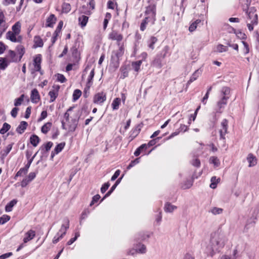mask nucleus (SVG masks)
I'll use <instances>...</instances> for the list:
<instances>
[{
  "instance_id": "44",
  "label": "nucleus",
  "mask_w": 259,
  "mask_h": 259,
  "mask_svg": "<svg viewBox=\"0 0 259 259\" xmlns=\"http://www.w3.org/2000/svg\"><path fill=\"white\" fill-rule=\"evenodd\" d=\"M223 209L221 208H219V207H213L210 210V212L213 214H221L223 212Z\"/></svg>"
},
{
  "instance_id": "18",
  "label": "nucleus",
  "mask_w": 259,
  "mask_h": 259,
  "mask_svg": "<svg viewBox=\"0 0 259 259\" xmlns=\"http://www.w3.org/2000/svg\"><path fill=\"white\" fill-rule=\"evenodd\" d=\"M109 38L112 40H116L119 42L122 39L123 37L121 34L116 31H112L109 34Z\"/></svg>"
},
{
  "instance_id": "39",
  "label": "nucleus",
  "mask_w": 259,
  "mask_h": 259,
  "mask_svg": "<svg viewBox=\"0 0 259 259\" xmlns=\"http://www.w3.org/2000/svg\"><path fill=\"white\" fill-rule=\"evenodd\" d=\"M10 124L6 122L4 123L2 128L0 130V133L2 134H5L10 129Z\"/></svg>"
},
{
  "instance_id": "63",
  "label": "nucleus",
  "mask_w": 259,
  "mask_h": 259,
  "mask_svg": "<svg viewBox=\"0 0 259 259\" xmlns=\"http://www.w3.org/2000/svg\"><path fill=\"white\" fill-rule=\"evenodd\" d=\"M12 255V252H8V253L3 254L0 255V259L7 258L10 257V256H11Z\"/></svg>"
},
{
  "instance_id": "34",
  "label": "nucleus",
  "mask_w": 259,
  "mask_h": 259,
  "mask_svg": "<svg viewBox=\"0 0 259 259\" xmlns=\"http://www.w3.org/2000/svg\"><path fill=\"white\" fill-rule=\"evenodd\" d=\"M34 42L35 47H41L43 46L42 40L39 36L34 37Z\"/></svg>"
},
{
  "instance_id": "55",
  "label": "nucleus",
  "mask_w": 259,
  "mask_h": 259,
  "mask_svg": "<svg viewBox=\"0 0 259 259\" xmlns=\"http://www.w3.org/2000/svg\"><path fill=\"white\" fill-rule=\"evenodd\" d=\"M79 236V233H76L75 237L74 238H71L68 242H67L68 245H71L77 239V238Z\"/></svg>"
},
{
  "instance_id": "45",
  "label": "nucleus",
  "mask_w": 259,
  "mask_h": 259,
  "mask_svg": "<svg viewBox=\"0 0 259 259\" xmlns=\"http://www.w3.org/2000/svg\"><path fill=\"white\" fill-rule=\"evenodd\" d=\"M219 179H217L215 177H212L211 179V184H210V187L212 189H214L217 187V184L218 183Z\"/></svg>"
},
{
  "instance_id": "31",
  "label": "nucleus",
  "mask_w": 259,
  "mask_h": 259,
  "mask_svg": "<svg viewBox=\"0 0 259 259\" xmlns=\"http://www.w3.org/2000/svg\"><path fill=\"white\" fill-rule=\"evenodd\" d=\"M209 163H212L215 167H218L220 164V162L218 157L215 156H211L209 160Z\"/></svg>"
},
{
  "instance_id": "19",
  "label": "nucleus",
  "mask_w": 259,
  "mask_h": 259,
  "mask_svg": "<svg viewBox=\"0 0 259 259\" xmlns=\"http://www.w3.org/2000/svg\"><path fill=\"white\" fill-rule=\"evenodd\" d=\"M56 18L54 15L51 14L48 17L46 20V26L47 27H52L56 23Z\"/></svg>"
},
{
  "instance_id": "41",
  "label": "nucleus",
  "mask_w": 259,
  "mask_h": 259,
  "mask_svg": "<svg viewBox=\"0 0 259 259\" xmlns=\"http://www.w3.org/2000/svg\"><path fill=\"white\" fill-rule=\"evenodd\" d=\"M227 51V47L222 45H219L216 47V51L219 53H223Z\"/></svg>"
},
{
  "instance_id": "60",
  "label": "nucleus",
  "mask_w": 259,
  "mask_h": 259,
  "mask_svg": "<svg viewBox=\"0 0 259 259\" xmlns=\"http://www.w3.org/2000/svg\"><path fill=\"white\" fill-rule=\"evenodd\" d=\"M192 164L195 166L199 167L200 165V161L198 159L195 158L192 160Z\"/></svg>"
},
{
  "instance_id": "3",
  "label": "nucleus",
  "mask_w": 259,
  "mask_h": 259,
  "mask_svg": "<svg viewBox=\"0 0 259 259\" xmlns=\"http://www.w3.org/2000/svg\"><path fill=\"white\" fill-rule=\"evenodd\" d=\"M147 252V247L144 244L139 243L134 245L133 248L128 249L127 254L135 256L137 254H145Z\"/></svg>"
},
{
  "instance_id": "36",
  "label": "nucleus",
  "mask_w": 259,
  "mask_h": 259,
  "mask_svg": "<svg viewBox=\"0 0 259 259\" xmlns=\"http://www.w3.org/2000/svg\"><path fill=\"white\" fill-rule=\"evenodd\" d=\"M16 204V200L13 199L5 207V210L7 212L11 211L13 207Z\"/></svg>"
},
{
  "instance_id": "64",
  "label": "nucleus",
  "mask_w": 259,
  "mask_h": 259,
  "mask_svg": "<svg viewBox=\"0 0 259 259\" xmlns=\"http://www.w3.org/2000/svg\"><path fill=\"white\" fill-rule=\"evenodd\" d=\"M53 146V143L51 142H48L46 145H45V148H46V151H49L50 150V149L51 148V147H52Z\"/></svg>"
},
{
  "instance_id": "51",
  "label": "nucleus",
  "mask_w": 259,
  "mask_h": 259,
  "mask_svg": "<svg viewBox=\"0 0 259 259\" xmlns=\"http://www.w3.org/2000/svg\"><path fill=\"white\" fill-rule=\"evenodd\" d=\"M150 19L148 17H146L141 23L140 29L142 31H144L146 28V25L148 23V20Z\"/></svg>"
},
{
  "instance_id": "42",
  "label": "nucleus",
  "mask_w": 259,
  "mask_h": 259,
  "mask_svg": "<svg viewBox=\"0 0 259 259\" xmlns=\"http://www.w3.org/2000/svg\"><path fill=\"white\" fill-rule=\"evenodd\" d=\"M71 10V6L68 3H64L62 5V11L63 12L67 13Z\"/></svg>"
},
{
  "instance_id": "16",
  "label": "nucleus",
  "mask_w": 259,
  "mask_h": 259,
  "mask_svg": "<svg viewBox=\"0 0 259 259\" xmlns=\"http://www.w3.org/2000/svg\"><path fill=\"white\" fill-rule=\"evenodd\" d=\"M34 157V156L32 158H31L30 159H29L28 161V162L26 164V165L23 168H21L17 172V177L19 176H21V175H25L27 172L28 169V168H29V166H30L32 161H33Z\"/></svg>"
},
{
  "instance_id": "38",
  "label": "nucleus",
  "mask_w": 259,
  "mask_h": 259,
  "mask_svg": "<svg viewBox=\"0 0 259 259\" xmlns=\"http://www.w3.org/2000/svg\"><path fill=\"white\" fill-rule=\"evenodd\" d=\"M122 178L118 179L116 183H115V184L114 185H113L111 187V188L110 189V191H109L105 195V197H107L108 196H109L111 193L114 191V190L115 189V188L117 187V186L119 184V183L120 182V181H121V179Z\"/></svg>"
},
{
  "instance_id": "57",
  "label": "nucleus",
  "mask_w": 259,
  "mask_h": 259,
  "mask_svg": "<svg viewBox=\"0 0 259 259\" xmlns=\"http://www.w3.org/2000/svg\"><path fill=\"white\" fill-rule=\"evenodd\" d=\"M47 115H48V113H47V111H42V112L41 113L40 116L38 119V121H40L44 120L47 117Z\"/></svg>"
},
{
  "instance_id": "4",
  "label": "nucleus",
  "mask_w": 259,
  "mask_h": 259,
  "mask_svg": "<svg viewBox=\"0 0 259 259\" xmlns=\"http://www.w3.org/2000/svg\"><path fill=\"white\" fill-rule=\"evenodd\" d=\"M124 54V47L123 45L119 46V49L117 50L114 51L111 55V62L115 65H118L119 61L120 58Z\"/></svg>"
},
{
  "instance_id": "50",
  "label": "nucleus",
  "mask_w": 259,
  "mask_h": 259,
  "mask_svg": "<svg viewBox=\"0 0 259 259\" xmlns=\"http://www.w3.org/2000/svg\"><path fill=\"white\" fill-rule=\"evenodd\" d=\"M18 52V54H19V58L21 59L24 54L25 53V48L23 46H19L18 48H17V52Z\"/></svg>"
},
{
  "instance_id": "21",
  "label": "nucleus",
  "mask_w": 259,
  "mask_h": 259,
  "mask_svg": "<svg viewBox=\"0 0 259 259\" xmlns=\"http://www.w3.org/2000/svg\"><path fill=\"white\" fill-rule=\"evenodd\" d=\"M237 250L236 249H234L232 254H223L220 256L219 259H236L237 258Z\"/></svg>"
},
{
  "instance_id": "53",
  "label": "nucleus",
  "mask_w": 259,
  "mask_h": 259,
  "mask_svg": "<svg viewBox=\"0 0 259 259\" xmlns=\"http://www.w3.org/2000/svg\"><path fill=\"white\" fill-rule=\"evenodd\" d=\"M100 196L99 194H97L95 195L92 199V200L90 203V206H92L94 205L95 203L98 202V201L100 199Z\"/></svg>"
},
{
  "instance_id": "1",
  "label": "nucleus",
  "mask_w": 259,
  "mask_h": 259,
  "mask_svg": "<svg viewBox=\"0 0 259 259\" xmlns=\"http://www.w3.org/2000/svg\"><path fill=\"white\" fill-rule=\"evenodd\" d=\"M73 115L72 108H70L64 114V119L62 121L63 128L68 132H74L77 125L78 121L73 118Z\"/></svg>"
},
{
  "instance_id": "43",
  "label": "nucleus",
  "mask_w": 259,
  "mask_h": 259,
  "mask_svg": "<svg viewBox=\"0 0 259 259\" xmlns=\"http://www.w3.org/2000/svg\"><path fill=\"white\" fill-rule=\"evenodd\" d=\"M10 219V217L5 214L0 218V225H3Z\"/></svg>"
},
{
  "instance_id": "49",
  "label": "nucleus",
  "mask_w": 259,
  "mask_h": 259,
  "mask_svg": "<svg viewBox=\"0 0 259 259\" xmlns=\"http://www.w3.org/2000/svg\"><path fill=\"white\" fill-rule=\"evenodd\" d=\"M241 42L243 46V51L244 54H248L249 52V48L248 44L244 41H242Z\"/></svg>"
},
{
  "instance_id": "47",
  "label": "nucleus",
  "mask_w": 259,
  "mask_h": 259,
  "mask_svg": "<svg viewBox=\"0 0 259 259\" xmlns=\"http://www.w3.org/2000/svg\"><path fill=\"white\" fill-rule=\"evenodd\" d=\"M147 148V145L146 144H142L141 146H140L136 150V151L134 153V155L136 156H137L138 155H139L142 151V150L144 149V148Z\"/></svg>"
},
{
  "instance_id": "33",
  "label": "nucleus",
  "mask_w": 259,
  "mask_h": 259,
  "mask_svg": "<svg viewBox=\"0 0 259 259\" xmlns=\"http://www.w3.org/2000/svg\"><path fill=\"white\" fill-rule=\"evenodd\" d=\"M52 126V123L48 122L45 124L42 127H41V132L44 134H47L49 131L50 130L51 127Z\"/></svg>"
},
{
  "instance_id": "17",
  "label": "nucleus",
  "mask_w": 259,
  "mask_h": 259,
  "mask_svg": "<svg viewBox=\"0 0 259 259\" xmlns=\"http://www.w3.org/2000/svg\"><path fill=\"white\" fill-rule=\"evenodd\" d=\"M31 100L34 103H37L40 100V96L38 91L34 89L31 91Z\"/></svg>"
},
{
  "instance_id": "58",
  "label": "nucleus",
  "mask_w": 259,
  "mask_h": 259,
  "mask_svg": "<svg viewBox=\"0 0 259 259\" xmlns=\"http://www.w3.org/2000/svg\"><path fill=\"white\" fill-rule=\"evenodd\" d=\"M63 236L60 235H58V234L54 237L53 239V242L54 243H57L61 239L63 238Z\"/></svg>"
},
{
  "instance_id": "37",
  "label": "nucleus",
  "mask_w": 259,
  "mask_h": 259,
  "mask_svg": "<svg viewBox=\"0 0 259 259\" xmlns=\"http://www.w3.org/2000/svg\"><path fill=\"white\" fill-rule=\"evenodd\" d=\"M94 76V69H92L90 72V75H89L88 78V82L87 84V86L88 88H89L92 85V80Z\"/></svg>"
},
{
  "instance_id": "28",
  "label": "nucleus",
  "mask_w": 259,
  "mask_h": 259,
  "mask_svg": "<svg viewBox=\"0 0 259 259\" xmlns=\"http://www.w3.org/2000/svg\"><path fill=\"white\" fill-rule=\"evenodd\" d=\"M78 20H79L80 25H81V26L82 27H83L86 25V24L88 21V17L86 16L82 15L81 16H80Z\"/></svg>"
},
{
  "instance_id": "22",
  "label": "nucleus",
  "mask_w": 259,
  "mask_h": 259,
  "mask_svg": "<svg viewBox=\"0 0 259 259\" xmlns=\"http://www.w3.org/2000/svg\"><path fill=\"white\" fill-rule=\"evenodd\" d=\"M69 221L67 220L66 223L62 225L60 230L58 233V235L61 234L63 236L66 234L67 230L69 228Z\"/></svg>"
},
{
  "instance_id": "5",
  "label": "nucleus",
  "mask_w": 259,
  "mask_h": 259,
  "mask_svg": "<svg viewBox=\"0 0 259 259\" xmlns=\"http://www.w3.org/2000/svg\"><path fill=\"white\" fill-rule=\"evenodd\" d=\"M35 235V231L33 230H29L25 233L23 237V242L17 248V251L24 247L27 242L31 241L34 238Z\"/></svg>"
},
{
  "instance_id": "7",
  "label": "nucleus",
  "mask_w": 259,
  "mask_h": 259,
  "mask_svg": "<svg viewBox=\"0 0 259 259\" xmlns=\"http://www.w3.org/2000/svg\"><path fill=\"white\" fill-rule=\"evenodd\" d=\"M253 24L257 23V15L255 13V11L253 8H250L248 13L247 20Z\"/></svg>"
},
{
  "instance_id": "6",
  "label": "nucleus",
  "mask_w": 259,
  "mask_h": 259,
  "mask_svg": "<svg viewBox=\"0 0 259 259\" xmlns=\"http://www.w3.org/2000/svg\"><path fill=\"white\" fill-rule=\"evenodd\" d=\"M106 100V93L102 92L96 94L93 98V102L96 104L101 105Z\"/></svg>"
},
{
  "instance_id": "15",
  "label": "nucleus",
  "mask_w": 259,
  "mask_h": 259,
  "mask_svg": "<svg viewBox=\"0 0 259 259\" xmlns=\"http://www.w3.org/2000/svg\"><path fill=\"white\" fill-rule=\"evenodd\" d=\"M13 32L9 31L7 33V38L13 42L16 41V23L12 26Z\"/></svg>"
},
{
  "instance_id": "8",
  "label": "nucleus",
  "mask_w": 259,
  "mask_h": 259,
  "mask_svg": "<svg viewBox=\"0 0 259 259\" xmlns=\"http://www.w3.org/2000/svg\"><path fill=\"white\" fill-rule=\"evenodd\" d=\"M155 6L154 5L150 6L147 7L146 11V13L149 15L148 17L150 18L152 24H154L155 20Z\"/></svg>"
},
{
  "instance_id": "20",
  "label": "nucleus",
  "mask_w": 259,
  "mask_h": 259,
  "mask_svg": "<svg viewBox=\"0 0 259 259\" xmlns=\"http://www.w3.org/2000/svg\"><path fill=\"white\" fill-rule=\"evenodd\" d=\"M65 145V143L64 142L61 143L57 145L54 149V151H52L51 154V156L53 158L55 154H58L64 148Z\"/></svg>"
},
{
  "instance_id": "40",
  "label": "nucleus",
  "mask_w": 259,
  "mask_h": 259,
  "mask_svg": "<svg viewBox=\"0 0 259 259\" xmlns=\"http://www.w3.org/2000/svg\"><path fill=\"white\" fill-rule=\"evenodd\" d=\"M81 92L80 90L76 89L75 90L73 94V98L74 101H76L81 96Z\"/></svg>"
},
{
  "instance_id": "30",
  "label": "nucleus",
  "mask_w": 259,
  "mask_h": 259,
  "mask_svg": "<svg viewBox=\"0 0 259 259\" xmlns=\"http://www.w3.org/2000/svg\"><path fill=\"white\" fill-rule=\"evenodd\" d=\"M31 144L36 147L39 142V139L36 135H32L30 139Z\"/></svg>"
},
{
  "instance_id": "46",
  "label": "nucleus",
  "mask_w": 259,
  "mask_h": 259,
  "mask_svg": "<svg viewBox=\"0 0 259 259\" xmlns=\"http://www.w3.org/2000/svg\"><path fill=\"white\" fill-rule=\"evenodd\" d=\"M8 66V64L5 58H0V68L4 70Z\"/></svg>"
},
{
  "instance_id": "56",
  "label": "nucleus",
  "mask_w": 259,
  "mask_h": 259,
  "mask_svg": "<svg viewBox=\"0 0 259 259\" xmlns=\"http://www.w3.org/2000/svg\"><path fill=\"white\" fill-rule=\"evenodd\" d=\"M110 186V184L109 183H106L104 184L101 188V192L102 193H104L106 192V191L108 189Z\"/></svg>"
},
{
  "instance_id": "32",
  "label": "nucleus",
  "mask_w": 259,
  "mask_h": 259,
  "mask_svg": "<svg viewBox=\"0 0 259 259\" xmlns=\"http://www.w3.org/2000/svg\"><path fill=\"white\" fill-rule=\"evenodd\" d=\"M142 63V61L141 60L136 62H134L132 64V66L135 71L138 72L140 69V67Z\"/></svg>"
},
{
  "instance_id": "10",
  "label": "nucleus",
  "mask_w": 259,
  "mask_h": 259,
  "mask_svg": "<svg viewBox=\"0 0 259 259\" xmlns=\"http://www.w3.org/2000/svg\"><path fill=\"white\" fill-rule=\"evenodd\" d=\"M36 177V173L34 172H30L28 176L23 179L21 182L22 187H26L30 182H31Z\"/></svg>"
},
{
  "instance_id": "35",
  "label": "nucleus",
  "mask_w": 259,
  "mask_h": 259,
  "mask_svg": "<svg viewBox=\"0 0 259 259\" xmlns=\"http://www.w3.org/2000/svg\"><path fill=\"white\" fill-rule=\"evenodd\" d=\"M201 22V20L197 19L194 22H193L192 24H191L189 28V30L190 32L194 31L197 28L198 25Z\"/></svg>"
},
{
  "instance_id": "23",
  "label": "nucleus",
  "mask_w": 259,
  "mask_h": 259,
  "mask_svg": "<svg viewBox=\"0 0 259 259\" xmlns=\"http://www.w3.org/2000/svg\"><path fill=\"white\" fill-rule=\"evenodd\" d=\"M247 159L249 163V167L253 166L257 163L256 158L252 154H248Z\"/></svg>"
},
{
  "instance_id": "27",
  "label": "nucleus",
  "mask_w": 259,
  "mask_h": 259,
  "mask_svg": "<svg viewBox=\"0 0 259 259\" xmlns=\"http://www.w3.org/2000/svg\"><path fill=\"white\" fill-rule=\"evenodd\" d=\"M62 26H63V22L60 21L58 25V27H57L56 30H55V31L54 32L55 36L53 38V40H52L53 43H54L55 42L56 37L57 36L58 34L60 32V31H61V29Z\"/></svg>"
},
{
  "instance_id": "61",
  "label": "nucleus",
  "mask_w": 259,
  "mask_h": 259,
  "mask_svg": "<svg viewBox=\"0 0 259 259\" xmlns=\"http://www.w3.org/2000/svg\"><path fill=\"white\" fill-rule=\"evenodd\" d=\"M120 173V170H119V169L117 170L115 172L114 174L111 177V180L114 181L119 176Z\"/></svg>"
},
{
  "instance_id": "25",
  "label": "nucleus",
  "mask_w": 259,
  "mask_h": 259,
  "mask_svg": "<svg viewBox=\"0 0 259 259\" xmlns=\"http://www.w3.org/2000/svg\"><path fill=\"white\" fill-rule=\"evenodd\" d=\"M230 93V90L228 87H224L221 90V96L222 97H226L228 100L229 98V95Z\"/></svg>"
},
{
  "instance_id": "13",
  "label": "nucleus",
  "mask_w": 259,
  "mask_h": 259,
  "mask_svg": "<svg viewBox=\"0 0 259 259\" xmlns=\"http://www.w3.org/2000/svg\"><path fill=\"white\" fill-rule=\"evenodd\" d=\"M227 125L228 122L226 119L223 120L221 122L222 128L220 130L219 132L221 139H225V136L227 132Z\"/></svg>"
},
{
  "instance_id": "12",
  "label": "nucleus",
  "mask_w": 259,
  "mask_h": 259,
  "mask_svg": "<svg viewBox=\"0 0 259 259\" xmlns=\"http://www.w3.org/2000/svg\"><path fill=\"white\" fill-rule=\"evenodd\" d=\"M41 62V56L37 54L33 57V65L34 70L37 71H40V64Z\"/></svg>"
},
{
  "instance_id": "2",
  "label": "nucleus",
  "mask_w": 259,
  "mask_h": 259,
  "mask_svg": "<svg viewBox=\"0 0 259 259\" xmlns=\"http://www.w3.org/2000/svg\"><path fill=\"white\" fill-rule=\"evenodd\" d=\"M225 244L224 241L219 237H213L210 240V243L207 247V253L208 255L212 257L217 252L222 248Z\"/></svg>"
},
{
  "instance_id": "59",
  "label": "nucleus",
  "mask_w": 259,
  "mask_h": 259,
  "mask_svg": "<svg viewBox=\"0 0 259 259\" xmlns=\"http://www.w3.org/2000/svg\"><path fill=\"white\" fill-rule=\"evenodd\" d=\"M139 162V158L136 159L135 160L132 161L131 163L128 165L127 166V168L130 169L134 165H135L136 164L138 163Z\"/></svg>"
},
{
  "instance_id": "26",
  "label": "nucleus",
  "mask_w": 259,
  "mask_h": 259,
  "mask_svg": "<svg viewBox=\"0 0 259 259\" xmlns=\"http://www.w3.org/2000/svg\"><path fill=\"white\" fill-rule=\"evenodd\" d=\"M28 125L26 121H21L18 126V132L20 134H22L24 132V130L26 128Z\"/></svg>"
},
{
  "instance_id": "48",
  "label": "nucleus",
  "mask_w": 259,
  "mask_h": 259,
  "mask_svg": "<svg viewBox=\"0 0 259 259\" xmlns=\"http://www.w3.org/2000/svg\"><path fill=\"white\" fill-rule=\"evenodd\" d=\"M157 39L155 37H151L150 39V43L149 44V47L152 50H153L154 49V45L157 41Z\"/></svg>"
},
{
  "instance_id": "62",
  "label": "nucleus",
  "mask_w": 259,
  "mask_h": 259,
  "mask_svg": "<svg viewBox=\"0 0 259 259\" xmlns=\"http://www.w3.org/2000/svg\"><path fill=\"white\" fill-rule=\"evenodd\" d=\"M31 107H28L26 110L25 117L28 118L31 113Z\"/></svg>"
},
{
  "instance_id": "54",
  "label": "nucleus",
  "mask_w": 259,
  "mask_h": 259,
  "mask_svg": "<svg viewBox=\"0 0 259 259\" xmlns=\"http://www.w3.org/2000/svg\"><path fill=\"white\" fill-rule=\"evenodd\" d=\"M57 80L61 83H63L66 81V78L64 76L61 74H58L57 75Z\"/></svg>"
},
{
  "instance_id": "52",
  "label": "nucleus",
  "mask_w": 259,
  "mask_h": 259,
  "mask_svg": "<svg viewBox=\"0 0 259 259\" xmlns=\"http://www.w3.org/2000/svg\"><path fill=\"white\" fill-rule=\"evenodd\" d=\"M12 149V146L11 145H9L7 146L6 148L3 151L2 155L3 156H6L7 154L10 152L11 150Z\"/></svg>"
},
{
  "instance_id": "29",
  "label": "nucleus",
  "mask_w": 259,
  "mask_h": 259,
  "mask_svg": "<svg viewBox=\"0 0 259 259\" xmlns=\"http://www.w3.org/2000/svg\"><path fill=\"white\" fill-rule=\"evenodd\" d=\"M121 100L119 98H115L112 102L111 106L113 110H117L119 108Z\"/></svg>"
},
{
  "instance_id": "9",
  "label": "nucleus",
  "mask_w": 259,
  "mask_h": 259,
  "mask_svg": "<svg viewBox=\"0 0 259 259\" xmlns=\"http://www.w3.org/2000/svg\"><path fill=\"white\" fill-rule=\"evenodd\" d=\"M60 87L58 85H55L53 89L49 92V95L50 97V102H54L58 96V92Z\"/></svg>"
},
{
  "instance_id": "11",
  "label": "nucleus",
  "mask_w": 259,
  "mask_h": 259,
  "mask_svg": "<svg viewBox=\"0 0 259 259\" xmlns=\"http://www.w3.org/2000/svg\"><path fill=\"white\" fill-rule=\"evenodd\" d=\"M228 99L226 97H221V99L217 102L216 106V112L221 113L222 109L224 108L227 104Z\"/></svg>"
},
{
  "instance_id": "24",
  "label": "nucleus",
  "mask_w": 259,
  "mask_h": 259,
  "mask_svg": "<svg viewBox=\"0 0 259 259\" xmlns=\"http://www.w3.org/2000/svg\"><path fill=\"white\" fill-rule=\"evenodd\" d=\"M177 206L167 202L164 206V210L167 212H172L177 209Z\"/></svg>"
},
{
  "instance_id": "14",
  "label": "nucleus",
  "mask_w": 259,
  "mask_h": 259,
  "mask_svg": "<svg viewBox=\"0 0 259 259\" xmlns=\"http://www.w3.org/2000/svg\"><path fill=\"white\" fill-rule=\"evenodd\" d=\"M7 26L5 21V17L4 13L0 11V33H3L7 29Z\"/></svg>"
}]
</instances>
